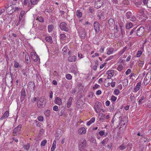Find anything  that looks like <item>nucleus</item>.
<instances>
[{"label":"nucleus","instance_id":"nucleus-51","mask_svg":"<svg viewBox=\"0 0 151 151\" xmlns=\"http://www.w3.org/2000/svg\"><path fill=\"white\" fill-rule=\"evenodd\" d=\"M61 39L62 40H64L66 37V35L64 34H60Z\"/></svg>","mask_w":151,"mask_h":151},{"label":"nucleus","instance_id":"nucleus-10","mask_svg":"<svg viewBox=\"0 0 151 151\" xmlns=\"http://www.w3.org/2000/svg\"><path fill=\"white\" fill-rule=\"evenodd\" d=\"M113 80L112 78H107V79L104 80V85L106 86H108L110 85L111 83L112 82Z\"/></svg>","mask_w":151,"mask_h":151},{"label":"nucleus","instance_id":"nucleus-44","mask_svg":"<svg viewBox=\"0 0 151 151\" xmlns=\"http://www.w3.org/2000/svg\"><path fill=\"white\" fill-rule=\"evenodd\" d=\"M43 117L41 116H39L37 118V119L40 122H42L43 120Z\"/></svg>","mask_w":151,"mask_h":151},{"label":"nucleus","instance_id":"nucleus-40","mask_svg":"<svg viewBox=\"0 0 151 151\" xmlns=\"http://www.w3.org/2000/svg\"><path fill=\"white\" fill-rule=\"evenodd\" d=\"M66 78L68 80H71L72 78V76L70 74H68L66 75Z\"/></svg>","mask_w":151,"mask_h":151},{"label":"nucleus","instance_id":"nucleus-4","mask_svg":"<svg viewBox=\"0 0 151 151\" xmlns=\"http://www.w3.org/2000/svg\"><path fill=\"white\" fill-rule=\"evenodd\" d=\"M20 101L21 102H22L25 99L26 97V93L25 89L23 88L22 89L20 92Z\"/></svg>","mask_w":151,"mask_h":151},{"label":"nucleus","instance_id":"nucleus-29","mask_svg":"<svg viewBox=\"0 0 151 151\" xmlns=\"http://www.w3.org/2000/svg\"><path fill=\"white\" fill-rule=\"evenodd\" d=\"M95 121V119L94 117L92 118L91 120L88 121V122L87 123V125L88 126L90 125L92 123H93Z\"/></svg>","mask_w":151,"mask_h":151},{"label":"nucleus","instance_id":"nucleus-34","mask_svg":"<svg viewBox=\"0 0 151 151\" xmlns=\"http://www.w3.org/2000/svg\"><path fill=\"white\" fill-rule=\"evenodd\" d=\"M24 11H21L19 15V20L22 19L23 17L24 16Z\"/></svg>","mask_w":151,"mask_h":151},{"label":"nucleus","instance_id":"nucleus-27","mask_svg":"<svg viewBox=\"0 0 151 151\" xmlns=\"http://www.w3.org/2000/svg\"><path fill=\"white\" fill-rule=\"evenodd\" d=\"M146 98V97L144 96H141L140 99H139L138 103L139 105H141L142 104V103H143V102L142 101L144 99H145Z\"/></svg>","mask_w":151,"mask_h":151},{"label":"nucleus","instance_id":"nucleus-33","mask_svg":"<svg viewBox=\"0 0 151 151\" xmlns=\"http://www.w3.org/2000/svg\"><path fill=\"white\" fill-rule=\"evenodd\" d=\"M36 20H38L39 22H43L44 21L43 18L41 17H38L36 19Z\"/></svg>","mask_w":151,"mask_h":151},{"label":"nucleus","instance_id":"nucleus-9","mask_svg":"<svg viewBox=\"0 0 151 151\" xmlns=\"http://www.w3.org/2000/svg\"><path fill=\"white\" fill-rule=\"evenodd\" d=\"M102 5V2L101 0H96L94 4V6L96 8H100Z\"/></svg>","mask_w":151,"mask_h":151},{"label":"nucleus","instance_id":"nucleus-25","mask_svg":"<svg viewBox=\"0 0 151 151\" xmlns=\"http://www.w3.org/2000/svg\"><path fill=\"white\" fill-rule=\"evenodd\" d=\"M45 40L47 41L50 43L52 42V37L51 36L47 37H46Z\"/></svg>","mask_w":151,"mask_h":151},{"label":"nucleus","instance_id":"nucleus-19","mask_svg":"<svg viewBox=\"0 0 151 151\" xmlns=\"http://www.w3.org/2000/svg\"><path fill=\"white\" fill-rule=\"evenodd\" d=\"M141 85V82H138L136 86L135 87L134 89V92H136L139 89Z\"/></svg>","mask_w":151,"mask_h":151},{"label":"nucleus","instance_id":"nucleus-61","mask_svg":"<svg viewBox=\"0 0 151 151\" xmlns=\"http://www.w3.org/2000/svg\"><path fill=\"white\" fill-rule=\"evenodd\" d=\"M101 93V91L100 90H99L97 91L96 92V94L97 95H99Z\"/></svg>","mask_w":151,"mask_h":151},{"label":"nucleus","instance_id":"nucleus-55","mask_svg":"<svg viewBox=\"0 0 151 151\" xmlns=\"http://www.w3.org/2000/svg\"><path fill=\"white\" fill-rule=\"evenodd\" d=\"M99 134L101 136L105 137L107 134V133H99Z\"/></svg>","mask_w":151,"mask_h":151},{"label":"nucleus","instance_id":"nucleus-48","mask_svg":"<svg viewBox=\"0 0 151 151\" xmlns=\"http://www.w3.org/2000/svg\"><path fill=\"white\" fill-rule=\"evenodd\" d=\"M47 143V141L44 140L42 141L41 143V145L42 146H44Z\"/></svg>","mask_w":151,"mask_h":151},{"label":"nucleus","instance_id":"nucleus-21","mask_svg":"<svg viewBox=\"0 0 151 151\" xmlns=\"http://www.w3.org/2000/svg\"><path fill=\"white\" fill-rule=\"evenodd\" d=\"M72 99L73 98L72 97H70L69 98L67 104V106L69 108L71 106L72 104Z\"/></svg>","mask_w":151,"mask_h":151},{"label":"nucleus","instance_id":"nucleus-47","mask_svg":"<svg viewBox=\"0 0 151 151\" xmlns=\"http://www.w3.org/2000/svg\"><path fill=\"white\" fill-rule=\"evenodd\" d=\"M14 66L15 68H17L19 67V64L18 62H16L14 64Z\"/></svg>","mask_w":151,"mask_h":151},{"label":"nucleus","instance_id":"nucleus-41","mask_svg":"<svg viewBox=\"0 0 151 151\" xmlns=\"http://www.w3.org/2000/svg\"><path fill=\"white\" fill-rule=\"evenodd\" d=\"M142 53V52L141 50L138 51L137 53V57H139Z\"/></svg>","mask_w":151,"mask_h":151},{"label":"nucleus","instance_id":"nucleus-14","mask_svg":"<svg viewBox=\"0 0 151 151\" xmlns=\"http://www.w3.org/2000/svg\"><path fill=\"white\" fill-rule=\"evenodd\" d=\"M106 74L108 75L107 78L108 79L111 78L114 74V70H108Z\"/></svg>","mask_w":151,"mask_h":151},{"label":"nucleus","instance_id":"nucleus-11","mask_svg":"<svg viewBox=\"0 0 151 151\" xmlns=\"http://www.w3.org/2000/svg\"><path fill=\"white\" fill-rule=\"evenodd\" d=\"M99 24L97 22H94V27L96 33L99 32L100 30Z\"/></svg>","mask_w":151,"mask_h":151},{"label":"nucleus","instance_id":"nucleus-56","mask_svg":"<svg viewBox=\"0 0 151 151\" xmlns=\"http://www.w3.org/2000/svg\"><path fill=\"white\" fill-rule=\"evenodd\" d=\"M93 93L92 92H90L89 93L88 95V97H93Z\"/></svg>","mask_w":151,"mask_h":151},{"label":"nucleus","instance_id":"nucleus-8","mask_svg":"<svg viewBox=\"0 0 151 151\" xmlns=\"http://www.w3.org/2000/svg\"><path fill=\"white\" fill-rule=\"evenodd\" d=\"M80 36L81 38L84 39L86 37V32L85 29H80L79 32Z\"/></svg>","mask_w":151,"mask_h":151},{"label":"nucleus","instance_id":"nucleus-32","mask_svg":"<svg viewBox=\"0 0 151 151\" xmlns=\"http://www.w3.org/2000/svg\"><path fill=\"white\" fill-rule=\"evenodd\" d=\"M125 16L127 19L129 18L130 17L132 16L131 12H127L125 14Z\"/></svg>","mask_w":151,"mask_h":151},{"label":"nucleus","instance_id":"nucleus-2","mask_svg":"<svg viewBox=\"0 0 151 151\" xmlns=\"http://www.w3.org/2000/svg\"><path fill=\"white\" fill-rule=\"evenodd\" d=\"M86 141L85 139L81 140L79 144V148L81 151H84L86 146Z\"/></svg>","mask_w":151,"mask_h":151},{"label":"nucleus","instance_id":"nucleus-39","mask_svg":"<svg viewBox=\"0 0 151 151\" xmlns=\"http://www.w3.org/2000/svg\"><path fill=\"white\" fill-rule=\"evenodd\" d=\"M76 14H77V15L79 17H81L82 16V12H80L79 11H77Z\"/></svg>","mask_w":151,"mask_h":151},{"label":"nucleus","instance_id":"nucleus-35","mask_svg":"<svg viewBox=\"0 0 151 151\" xmlns=\"http://www.w3.org/2000/svg\"><path fill=\"white\" fill-rule=\"evenodd\" d=\"M147 2L146 4L147 7L149 8H151V0H147Z\"/></svg>","mask_w":151,"mask_h":151},{"label":"nucleus","instance_id":"nucleus-53","mask_svg":"<svg viewBox=\"0 0 151 151\" xmlns=\"http://www.w3.org/2000/svg\"><path fill=\"white\" fill-rule=\"evenodd\" d=\"M30 2L29 0H24L23 2V4L24 5H27V3Z\"/></svg>","mask_w":151,"mask_h":151},{"label":"nucleus","instance_id":"nucleus-15","mask_svg":"<svg viewBox=\"0 0 151 151\" xmlns=\"http://www.w3.org/2000/svg\"><path fill=\"white\" fill-rule=\"evenodd\" d=\"M55 103L56 104L59 105H61L62 104V100L60 98L58 97H57L55 100Z\"/></svg>","mask_w":151,"mask_h":151},{"label":"nucleus","instance_id":"nucleus-17","mask_svg":"<svg viewBox=\"0 0 151 151\" xmlns=\"http://www.w3.org/2000/svg\"><path fill=\"white\" fill-rule=\"evenodd\" d=\"M25 58L26 63L27 64H29L30 63V60L29 56L27 53L26 54L25 56Z\"/></svg>","mask_w":151,"mask_h":151},{"label":"nucleus","instance_id":"nucleus-7","mask_svg":"<svg viewBox=\"0 0 151 151\" xmlns=\"http://www.w3.org/2000/svg\"><path fill=\"white\" fill-rule=\"evenodd\" d=\"M101 103L98 101L96 102L94 106V108L96 113H99L100 112V105Z\"/></svg>","mask_w":151,"mask_h":151},{"label":"nucleus","instance_id":"nucleus-23","mask_svg":"<svg viewBox=\"0 0 151 151\" xmlns=\"http://www.w3.org/2000/svg\"><path fill=\"white\" fill-rule=\"evenodd\" d=\"M133 24L131 22H128L126 25V28L127 29H129L131 28L133 26Z\"/></svg>","mask_w":151,"mask_h":151},{"label":"nucleus","instance_id":"nucleus-30","mask_svg":"<svg viewBox=\"0 0 151 151\" xmlns=\"http://www.w3.org/2000/svg\"><path fill=\"white\" fill-rule=\"evenodd\" d=\"M62 135L61 134L57 133L55 134V139L58 140L61 137Z\"/></svg>","mask_w":151,"mask_h":151},{"label":"nucleus","instance_id":"nucleus-22","mask_svg":"<svg viewBox=\"0 0 151 151\" xmlns=\"http://www.w3.org/2000/svg\"><path fill=\"white\" fill-rule=\"evenodd\" d=\"M108 24L109 25L112 26L115 24V22L114 20L112 18L108 20Z\"/></svg>","mask_w":151,"mask_h":151},{"label":"nucleus","instance_id":"nucleus-38","mask_svg":"<svg viewBox=\"0 0 151 151\" xmlns=\"http://www.w3.org/2000/svg\"><path fill=\"white\" fill-rule=\"evenodd\" d=\"M126 147L124 145V144H122L119 147V149L121 150H123Z\"/></svg>","mask_w":151,"mask_h":151},{"label":"nucleus","instance_id":"nucleus-54","mask_svg":"<svg viewBox=\"0 0 151 151\" xmlns=\"http://www.w3.org/2000/svg\"><path fill=\"white\" fill-rule=\"evenodd\" d=\"M53 110L55 111H58V107L57 106H55L53 107Z\"/></svg>","mask_w":151,"mask_h":151},{"label":"nucleus","instance_id":"nucleus-58","mask_svg":"<svg viewBox=\"0 0 151 151\" xmlns=\"http://www.w3.org/2000/svg\"><path fill=\"white\" fill-rule=\"evenodd\" d=\"M99 87V86L97 84H96L93 87V89H95L96 88H98Z\"/></svg>","mask_w":151,"mask_h":151},{"label":"nucleus","instance_id":"nucleus-52","mask_svg":"<svg viewBox=\"0 0 151 151\" xmlns=\"http://www.w3.org/2000/svg\"><path fill=\"white\" fill-rule=\"evenodd\" d=\"M119 91L118 89H116L114 91V93L115 95H118L119 93Z\"/></svg>","mask_w":151,"mask_h":151},{"label":"nucleus","instance_id":"nucleus-16","mask_svg":"<svg viewBox=\"0 0 151 151\" xmlns=\"http://www.w3.org/2000/svg\"><path fill=\"white\" fill-rule=\"evenodd\" d=\"M76 60V56H70L68 59V60L70 62H74Z\"/></svg>","mask_w":151,"mask_h":151},{"label":"nucleus","instance_id":"nucleus-45","mask_svg":"<svg viewBox=\"0 0 151 151\" xmlns=\"http://www.w3.org/2000/svg\"><path fill=\"white\" fill-rule=\"evenodd\" d=\"M127 49V47H124L123 49L120 51L119 53L122 54L123 53H124L125 51Z\"/></svg>","mask_w":151,"mask_h":151},{"label":"nucleus","instance_id":"nucleus-1","mask_svg":"<svg viewBox=\"0 0 151 151\" xmlns=\"http://www.w3.org/2000/svg\"><path fill=\"white\" fill-rule=\"evenodd\" d=\"M46 100L44 97L40 98L37 102V106L39 108H42L45 106Z\"/></svg>","mask_w":151,"mask_h":151},{"label":"nucleus","instance_id":"nucleus-28","mask_svg":"<svg viewBox=\"0 0 151 151\" xmlns=\"http://www.w3.org/2000/svg\"><path fill=\"white\" fill-rule=\"evenodd\" d=\"M54 29V27L53 25L51 24L48 25V29L49 32L52 31Z\"/></svg>","mask_w":151,"mask_h":151},{"label":"nucleus","instance_id":"nucleus-62","mask_svg":"<svg viewBox=\"0 0 151 151\" xmlns=\"http://www.w3.org/2000/svg\"><path fill=\"white\" fill-rule=\"evenodd\" d=\"M104 47H101L100 49V50H99V51L100 52H101V53H103L104 51Z\"/></svg>","mask_w":151,"mask_h":151},{"label":"nucleus","instance_id":"nucleus-3","mask_svg":"<svg viewBox=\"0 0 151 151\" xmlns=\"http://www.w3.org/2000/svg\"><path fill=\"white\" fill-rule=\"evenodd\" d=\"M136 34L137 36L140 37L143 35L145 32L144 28L143 27H141L137 28L136 30Z\"/></svg>","mask_w":151,"mask_h":151},{"label":"nucleus","instance_id":"nucleus-12","mask_svg":"<svg viewBox=\"0 0 151 151\" xmlns=\"http://www.w3.org/2000/svg\"><path fill=\"white\" fill-rule=\"evenodd\" d=\"M119 119L120 121H119V123L121 125H122V124L124 125L125 123L127 122V119L126 118H122V116H120Z\"/></svg>","mask_w":151,"mask_h":151},{"label":"nucleus","instance_id":"nucleus-36","mask_svg":"<svg viewBox=\"0 0 151 151\" xmlns=\"http://www.w3.org/2000/svg\"><path fill=\"white\" fill-rule=\"evenodd\" d=\"M78 131L79 132H86V131L85 128L84 127H82L80 128L79 130Z\"/></svg>","mask_w":151,"mask_h":151},{"label":"nucleus","instance_id":"nucleus-5","mask_svg":"<svg viewBox=\"0 0 151 151\" xmlns=\"http://www.w3.org/2000/svg\"><path fill=\"white\" fill-rule=\"evenodd\" d=\"M67 24L64 22H61L60 25V28L63 30H64L66 32L68 31V29L67 27Z\"/></svg>","mask_w":151,"mask_h":151},{"label":"nucleus","instance_id":"nucleus-46","mask_svg":"<svg viewBox=\"0 0 151 151\" xmlns=\"http://www.w3.org/2000/svg\"><path fill=\"white\" fill-rule=\"evenodd\" d=\"M123 67L122 65H119L117 68V70L119 71H121L123 69Z\"/></svg>","mask_w":151,"mask_h":151},{"label":"nucleus","instance_id":"nucleus-59","mask_svg":"<svg viewBox=\"0 0 151 151\" xmlns=\"http://www.w3.org/2000/svg\"><path fill=\"white\" fill-rule=\"evenodd\" d=\"M145 149V147L143 145H141L140 147V149L139 150L140 151H143V150Z\"/></svg>","mask_w":151,"mask_h":151},{"label":"nucleus","instance_id":"nucleus-60","mask_svg":"<svg viewBox=\"0 0 151 151\" xmlns=\"http://www.w3.org/2000/svg\"><path fill=\"white\" fill-rule=\"evenodd\" d=\"M53 75L54 76H59L58 73H57L56 71H54L53 73Z\"/></svg>","mask_w":151,"mask_h":151},{"label":"nucleus","instance_id":"nucleus-37","mask_svg":"<svg viewBox=\"0 0 151 151\" xmlns=\"http://www.w3.org/2000/svg\"><path fill=\"white\" fill-rule=\"evenodd\" d=\"M54 142H55V141H54L53 142V144H52V147L51 148V151H54L56 145L54 144Z\"/></svg>","mask_w":151,"mask_h":151},{"label":"nucleus","instance_id":"nucleus-26","mask_svg":"<svg viewBox=\"0 0 151 151\" xmlns=\"http://www.w3.org/2000/svg\"><path fill=\"white\" fill-rule=\"evenodd\" d=\"M108 51H107V54L108 55H110L112 54L114 51V49L112 48H110L109 49H107Z\"/></svg>","mask_w":151,"mask_h":151},{"label":"nucleus","instance_id":"nucleus-50","mask_svg":"<svg viewBox=\"0 0 151 151\" xmlns=\"http://www.w3.org/2000/svg\"><path fill=\"white\" fill-rule=\"evenodd\" d=\"M50 111L49 110H47L45 112V114L47 116H48L49 115H50Z\"/></svg>","mask_w":151,"mask_h":151},{"label":"nucleus","instance_id":"nucleus-43","mask_svg":"<svg viewBox=\"0 0 151 151\" xmlns=\"http://www.w3.org/2000/svg\"><path fill=\"white\" fill-rule=\"evenodd\" d=\"M129 20L132 21H135L136 20V18L133 16H132L129 18Z\"/></svg>","mask_w":151,"mask_h":151},{"label":"nucleus","instance_id":"nucleus-49","mask_svg":"<svg viewBox=\"0 0 151 151\" xmlns=\"http://www.w3.org/2000/svg\"><path fill=\"white\" fill-rule=\"evenodd\" d=\"M117 99V97L114 96H111V100L113 101H115Z\"/></svg>","mask_w":151,"mask_h":151},{"label":"nucleus","instance_id":"nucleus-6","mask_svg":"<svg viewBox=\"0 0 151 151\" xmlns=\"http://www.w3.org/2000/svg\"><path fill=\"white\" fill-rule=\"evenodd\" d=\"M30 56L31 59L34 62H37L38 60V57L36 53L31 52Z\"/></svg>","mask_w":151,"mask_h":151},{"label":"nucleus","instance_id":"nucleus-13","mask_svg":"<svg viewBox=\"0 0 151 151\" xmlns=\"http://www.w3.org/2000/svg\"><path fill=\"white\" fill-rule=\"evenodd\" d=\"M28 88L29 89H33L34 91L35 88V84L32 81L29 82L28 84Z\"/></svg>","mask_w":151,"mask_h":151},{"label":"nucleus","instance_id":"nucleus-64","mask_svg":"<svg viewBox=\"0 0 151 151\" xmlns=\"http://www.w3.org/2000/svg\"><path fill=\"white\" fill-rule=\"evenodd\" d=\"M90 142L92 143H95L96 142V140L93 138H91L90 140Z\"/></svg>","mask_w":151,"mask_h":151},{"label":"nucleus","instance_id":"nucleus-63","mask_svg":"<svg viewBox=\"0 0 151 151\" xmlns=\"http://www.w3.org/2000/svg\"><path fill=\"white\" fill-rule=\"evenodd\" d=\"M52 84L55 85H56L57 84V81L55 80H53V81L52 82Z\"/></svg>","mask_w":151,"mask_h":151},{"label":"nucleus","instance_id":"nucleus-18","mask_svg":"<svg viewBox=\"0 0 151 151\" xmlns=\"http://www.w3.org/2000/svg\"><path fill=\"white\" fill-rule=\"evenodd\" d=\"M9 112L8 111H6L4 113L0 119L1 120H2L3 119L7 118L9 116Z\"/></svg>","mask_w":151,"mask_h":151},{"label":"nucleus","instance_id":"nucleus-42","mask_svg":"<svg viewBox=\"0 0 151 151\" xmlns=\"http://www.w3.org/2000/svg\"><path fill=\"white\" fill-rule=\"evenodd\" d=\"M139 66L140 67H143L144 63V61H141L140 60H139Z\"/></svg>","mask_w":151,"mask_h":151},{"label":"nucleus","instance_id":"nucleus-31","mask_svg":"<svg viewBox=\"0 0 151 151\" xmlns=\"http://www.w3.org/2000/svg\"><path fill=\"white\" fill-rule=\"evenodd\" d=\"M30 146V144L28 143L26 145H24L23 147L24 149L28 150L29 149Z\"/></svg>","mask_w":151,"mask_h":151},{"label":"nucleus","instance_id":"nucleus-57","mask_svg":"<svg viewBox=\"0 0 151 151\" xmlns=\"http://www.w3.org/2000/svg\"><path fill=\"white\" fill-rule=\"evenodd\" d=\"M131 72V70L130 69H128L127 70V71L125 72V74L127 75H128Z\"/></svg>","mask_w":151,"mask_h":151},{"label":"nucleus","instance_id":"nucleus-20","mask_svg":"<svg viewBox=\"0 0 151 151\" xmlns=\"http://www.w3.org/2000/svg\"><path fill=\"white\" fill-rule=\"evenodd\" d=\"M22 126L21 124L19 125L17 127H16L14 129V132H18L20 131L21 129Z\"/></svg>","mask_w":151,"mask_h":151},{"label":"nucleus","instance_id":"nucleus-24","mask_svg":"<svg viewBox=\"0 0 151 151\" xmlns=\"http://www.w3.org/2000/svg\"><path fill=\"white\" fill-rule=\"evenodd\" d=\"M40 0H29L30 2L31 3L32 5L37 4Z\"/></svg>","mask_w":151,"mask_h":151}]
</instances>
